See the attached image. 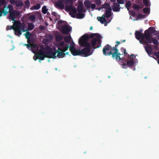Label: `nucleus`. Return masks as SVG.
Segmentation results:
<instances>
[{
  "mask_svg": "<svg viewBox=\"0 0 159 159\" xmlns=\"http://www.w3.org/2000/svg\"><path fill=\"white\" fill-rule=\"evenodd\" d=\"M118 46V45L116 44L114 47H112L108 44H106L103 48L102 52L103 54L107 56L111 55L113 58H115L116 60L117 61L122 60V59L120 57L121 54L119 52V50L117 48Z\"/></svg>",
  "mask_w": 159,
  "mask_h": 159,
  "instance_id": "nucleus-1",
  "label": "nucleus"
},
{
  "mask_svg": "<svg viewBox=\"0 0 159 159\" xmlns=\"http://www.w3.org/2000/svg\"><path fill=\"white\" fill-rule=\"evenodd\" d=\"M88 37L85 35H82L79 39V43L82 47L85 48L81 50V56L87 57L92 54L91 52V46L90 43L88 42Z\"/></svg>",
  "mask_w": 159,
  "mask_h": 159,
  "instance_id": "nucleus-2",
  "label": "nucleus"
},
{
  "mask_svg": "<svg viewBox=\"0 0 159 159\" xmlns=\"http://www.w3.org/2000/svg\"><path fill=\"white\" fill-rule=\"evenodd\" d=\"M83 35L88 36V40L90 38H93L94 37L96 38L92 39L91 41V45L93 47V49L99 48L101 47V36L100 34L98 33H92L89 35L87 34H85Z\"/></svg>",
  "mask_w": 159,
  "mask_h": 159,
  "instance_id": "nucleus-3",
  "label": "nucleus"
},
{
  "mask_svg": "<svg viewBox=\"0 0 159 159\" xmlns=\"http://www.w3.org/2000/svg\"><path fill=\"white\" fill-rule=\"evenodd\" d=\"M64 44V42L62 41L58 45V49H56V54L57 53L56 57H57L59 58H63L65 57L66 54H68V52L65 53L68 49V46L66 45V46L65 47L63 45Z\"/></svg>",
  "mask_w": 159,
  "mask_h": 159,
  "instance_id": "nucleus-4",
  "label": "nucleus"
},
{
  "mask_svg": "<svg viewBox=\"0 0 159 159\" xmlns=\"http://www.w3.org/2000/svg\"><path fill=\"white\" fill-rule=\"evenodd\" d=\"M14 25L15 26V29H14L15 34L16 35L20 36L22 33V31L20 29L21 22L19 21H16L14 22Z\"/></svg>",
  "mask_w": 159,
  "mask_h": 159,
  "instance_id": "nucleus-5",
  "label": "nucleus"
},
{
  "mask_svg": "<svg viewBox=\"0 0 159 159\" xmlns=\"http://www.w3.org/2000/svg\"><path fill=\"white\" fill-rule=\"evenodd\" d=\"M47 51H46V57L49 58L55 59L56 58V49H55L54 51H52L51 48L49 46L46 47Z\"/></svg>",
  "mask_w": 159,
  "mask_h": 159,
  "instance_id": "nucleus-6",
  "label": "nucleus"
},
{
  "mask_svg": "<svg viewBox=\"0 0 159 159\" xmlns=\"http://www.w3.org/2000/svg\"><path fill=\"white\" fill-rule=\"evenodd\" d=\"M144 35V39L146 40L145 43H151L150 39L152 38V37L151 36L152 35L148 30L145 31Z\"/></svg>",
  "mask_w": 159,
  "mask_h": 159,
  "instance_id": "nucleus-7",
  "label": "nucleus"
},
{
  "mask_svg": "<svg viewBox=\"0 0 159 159\" xmlns=\"http://www.w3.org/2000/svg\"><path fill=\"white\" fill-rule=\"evenodd\" d=\"M142 30H140L139 31L136 30L135 35L136 38L139 40L140 39L142 40H144V35L142 33Z\"/></svg>",
  "mask_w": 159,
  "mask_h": 159,
  "instance_id": "nucleus-8",
  "label": "nucleus"
},
{
  "mask_svg": "<svg viewBox=\"0 0 159 159\" xmlns=\"http://www.w3.org/2000/svg\"><path fill=\"white\" fill-rule=\"evenodd\" d=\"M39 59L40 60H43L46 57V52L44 51L42 49H40L36 53Z\"/></svg>",
  "mask_w": 159,
  "mask_h": 159,
  "instance_id": "nucleus-9",
  "label": "nucleus"
},
{
  "mask_svg": "<svg viewBox=\"0 0 159 159\" xmlns=\"http://www.w3.org/2000/svg\"><path fill=\"white\" fill-rule=\"evenodd\" d=\"M105 17H106V14H103L101 17H98L97 19L99 21H100L101 24H104L105 26H106L107 25V24L111 21V20H110L108 22H107L106 20L105 19Z\"/></svg>",
  "mask_w": 159,
  "mask_h": 159,
  "instance_id": "nucleus-10",
  "label": "nucleus"
},
{
  "mask_svg": "<svg viewBox=\"0 0 159 159\" xmlns=\"http://www.w3.org/2000/svg\"><path fill=\"white\" fill-rule=\"evenodd\" d=\"M70 28H71L70 25H65L61 27L60 30L62 34H67L70 31Z\"/></svg>",
  "mask_w": 159,
  "mask_h": 159,
  "instance_id": "nucleus-11",
  "label": "nucleus"
},
{
  "mask_svg": "<svg viewBox=\"0 0 159 159\" xmlns=\"http://www.w3.org/2000/svg\"><path fill=\"white\" fill-rule=\"evenodd\" d=\"M19 13L18 11H13L12 12H10L9 15V19L10 20L13 21V22H16V16H19Z\"/></svg>",
  "mask_w": 159,
  "mask_h": 159,
  "instance_id": "nucleus-12",
  "label": "nucleus"
},
{
  "mask_svg": "<svg viewBox=\"0 0 159 159\" xmlns=\"http://www.w3.org/2000/svg\"><path fill=\"white\" fill-rule=\"evenodd\" d=\"M120 5L117 3H114L113 5L112 10L114 11L117 12L120 11Z\"/></svg>",
  "mask_w": 159,
  "mask_h": 159,
  "instance_id": "nucleus-13",
  "label": "nucleus"
},
{
  "mask_svg": "<svg viewBox=\"0 0 159 159\" xmlns=\"http://www.w3.org/2000/svg\"><path fill=\"white\" fill-rule=\"evenodd\" d=\"M147 45L145 47V50L147 53L149 55H152V54L153 49L151 46L149 45Z\"/></svg>",
  "mask_w": 159,
  "mask_h": 159,
  "instance_id": "nucleus-14",
  "label": "nucleus"
},
{
  "mask_svg": "<svg viewBox=\"0 0 159 159\" xmlns=\"http://www.w3.org/2000/svg\"><path fill=\"white\" fill-rule=\"evenodd\" d=\"M70 52L71 54L74 56H81V50L80 49L77 50L75 48Z\"/></svg>",
  "mask_w": 159,
  "mask_h": 159,
  "instance_id": "nucleus-15",
  "label": "nucleus"
},
{
  "mask_svg": "<svg viewBox=\"0 0 159 159\" xmlns=\"http://www.w3.org/2000/svg\"><path fill=\"white\" fill-rule=\"evenodd\" d=\"M66 45L68 46V49L69 48L70 51L73 50L75 48V43L73 42H72L71 43L70 45H69V43L66 44L64 42L63 45L65 46H65H66L65 45Z\"/></svg>",
  "mask_w": 159,
  "mask_h": 159,
  "instance_id": "nucleus-16",
  "label": "nucleus"
},
{
  "mask_svg": "<svg viewBox=\"0 0 159 159\" xmlns=\"http://www.w3.org/2000/svg\"><path fill=\"white\" fill-rule=\"evenodd\" d=\"M55 7L61 9H63L64 7L63 3L61 1H59L58 2L56 3L55 4Z\"/></svg>",
  "mask_w": 159,
  "mask_h": 159,
  "instance_id": "nucleus-17",
  "label": "nucleus"
},
{
  "mask_svg": "<svg viewBox=\"0 0 159 159\" xmlns=\"http://www.w3.org/2000/svg\"><path fill=\"white\" fill-rule=\"evenodd\" d=\"M105 14L106 15V18H108L110 17L111 15V7H109L106 9L105 11Z\"/></svg>",
  "mask_w": 159,
  "mask_h": 159,
  "instance_id": "nucleus-18",
  "label": "nucleus"
},
{
  "mask_svg": "<svg viewBox=\"0 0 159 159\" xmlns=\"http://www.w3.org/2000/svg\"><path fill=\"white\" fill-rule=\"evenodd\" d=\"M77 13V10L75 8H74L72 11L69 12V14L71 17L73 18H75L76 16L75 14Z\"/></svg>",
  "mask_w": 159,
  "mask_h": 159,
  "instance_id": "nucleus-19",
  "label": "nucleus"
},
{
  "mask_svg": "<svg viewBox=\"0 0 159 159\" xmlns=\"http://www.w3.org/2000/svg\"><path fill=\"white\" fill-rule=\"evenodd\" d=\"M15 5L16 7H21L24 5V3L22 0H16L15 3Z\"/></svg>",
  "mask_w": 159,
  "mask_h": 159,
  "instance_id": "nucleus-20",
  "label": "nucleus"
},
{
  "mask_svg": "<svg viewBox=\"0 0 159 159\" xmlns=\"http://www.w3.org/2000/svg\"><path fill=\"white\" fill-rule=\"evenodd\" d=\"M76 10L78 12H83L84 9L83 4H79L77 7Z\"/></svg>",
  "mask_w": 159,
  "mask_h": 159,
  "instance_id": "nucleus-21",
  "label": "nucleus"
},
{
  "mask_svg": "<svg viewBox=\"0 0 159 159\" xmlns=\"http://www.w3.org/2000/svg\"><path fill=\"white\" fill-rule=\"evenodd\" d=\"M134 61L133 59H131L128 61L126 63V65L128 67H131L134 66Z\"/></svg>",
  "mask_w": 159,
  "mask_h": 159,
  "instance_id": "nucleus-22",
  "label": "nucleus"
},
{
  "mask_svg": "<svg viewBox=\"0 0 159 159\" xmlns=\"http://www.w3.org/2000/svg\"><path fill=\"white\" fill-rule=\"evenodd\" d=\"M85 16V14L82 12H78L76 13V17L79 19H82L84 18Z\"/></svg>",
  "mask_w": 159,
  "mask_h": 159,
  "instance_id": "nucleus-23",
  "label": "nucleus"
},
{
  "mask_svg": "<svg viewBox=\"0 0 159 159\" xmlns=\"http://www.w3.org/2000/svg\"><path fill=\"white\" fill-rule=\"evenodd\" d=\"M147 30L149 31V32L152 35L153 34H155V33L156 32V30L154 27H150Z\"/></svg>",
  "mask_w": 159,
  "mask_h": 159,
  "instance_id": "nucleus-24",
  "label": "nucleus"
},
{
  "mask_svg": "<svg viewBox=\"0 0 159 159\" xmlns=\"http://www.w3.org/2000/svg\"><path fill=\"white\" fill-rule=\"evenodd\" d=\"M21 26H20V29L23 32H25L27 30L26 29V26L25 24H22L21 23Z\"/></svg>",
  "mask_w": 159,
  "mask_h": 159,
  "instance_id": "nucleus-25",
  "label": "nucleus"
},
{
  "mask_svg": "<svg viewBox=\"0 0 159 159\" xmlns=\"http://www.w3.org/2000/svg\"><path fill=\"white\" fill-rule=\"evenodd\" d=\"M71 37L70 36H66L64 37V39L66 44L70 43V41Z\"/></svg>",
  "mask_w": 159,
  "mask_h": 159,
  "instance_id": "nucleus-26",
  "label": "nucleus"
},
{
  "mask_svg": "<svg viewBox=\"0 0 159 159\" xmlns=\"http://www.w3.org/2000/svg\"><path fill=\"white\" fill-rule=\"evenodd\" d=\"M85 6L87 8H90V7L91 2L89 1H85L84 2Z\"/></svg>",
  "mask_w": 159,
  "mask_h": 159,
  "instance_id": "nucleus-27",
  "label": "nucleus"
},
{
  "mask_svg": "<svg viewBox=\"0 0 159 159\" xmlns=\"http://www.w3.org/2000/svg\"><path fill=\"white\" fill-rule=\"evenodd\" d=\"M34 25L32 23H29L28 25V30H31L34 28Z\"/></svg>",
  "mask_w": 159,
  "mask_h": 159,
  "instance_id": "nucleus-28",
  "label": "nucleus"
},
{
  "mask_svg": "<svg viewBox=\"0 0 159 159\" xmlns=\"http://www.w3.org/2000/svg\"><path fill=\"white\" fill-rule=\"evenodd\" d=\"M150 40L151 42V43L152 42L154 45H157L158 43V40L152 37V38L150 39Z\"/></svg>",
  "mask_w": 159,
  "mask_h": 159,
  "instance_id": "nucleus-29",
  "label": "nucleus"
},
{
  "mask_svg": "<svg viewBox=\"0 0 159 159\" xmlns=\"http://www.w3.org/2000/svg\"><path fill=\"white\" fill-rule=\"evenodd\" d=\"M109 7H110L109 4L107 2H105L102 6V8H105L106 9Z\"/></svg>",
  "mask_w": 159,
  "mask_h": 159,
  "instance_id": "nucleus-30",
  "label": "nucleus"
},
{
  "mask_svg": "<svg viewBox=\"0 0 159 159\" xmlns=\"http://www.w3.org/2000/svg\"><path fill=\"white\" fill-rule=\"evenodd\" d=\"M74 8H73L72 6L66 5L65 6V9L66 11H71Z\"/></svg>",
  "mask_w": 159,
  "mask_h": 159,
  "instance_id": "nucleus-31",
  "label": "nucleus"
},
{
  "mask_svg": "<svg viewBox=\"0 0 159 159\" xmlns=\"http://www.w3.org/2000/svg\"><path fill=\"white\" fill-rule=\"evenodd\" d=\"M6 10L8 9V8L9 9V12H12L14 11L13 7V6L11 5H9L7 7H6Z\"/></svg>",
  "mask_w": 159,
  "mask_h": 159,
  "instance_id": "nucleus-32",
  "label": "nucleus"
},
{
  "mask_svg": "<svg viewBox=\"0 0 159 159\" xmlns=\"http://www.w3.org/2000/svg\"><path fill=\"white\" fill-rule=\"evenodd\" d=\"M41 7V5L40 3H38L36 5H34L33 6V8L34 9L38 10H39Z\"/></svg>",
  "mask_w": 159,
  "mask_h": 159,
  "instance_id": "nucleus-33",
  "label": "nucleus"
},
{
  "mask_svg": "<svg viewBox=\"0 0 159 159\" xmlns=\"http://www.w3.org/2000/svg\"><path fill=\"white\" fill-rule=\"evenodd\" d=\"M15 27V26H14V22H13V25L12 26H9L8 25L6 27V30H11V29H13L14 30V29H15L14 28Z\"/></svg>",
  "mask_w": 159,
  "mask_h": 159,
  "instance_id": "nucleus-34",
  "label": "nucleus"
},
{
  "mask_svg": "<svg viewBox=\"0 0 159 159\" xmlns=\"http://www.w3.org/2000/svg\"><path fill=\"white\" fill-rule=\"evenodd\" d=\"M48 11V9L47 8V7L46 6H44L43 7L42 11L43 13L44 14H46Z\"/></svg>",
  "mask_w": 159,
  "mask_h": 159,
  "instance_id": "nucleus-35",
  "label": "nucleus"
},
{
  "mask_svg": "<svg viewBox=\"0 0 159 159\" xmlns=\"http://www.w3.org/2000/svg\"><path fill=\"white\" fill-rule=\"evenodd\" d=\"M133 8L137 10V11L139 10L141 8V7L138 5L135 4L133 6Z\"/></svg>",
  "mask_w": 159,
  "mask_h": 159,
  "instance_id": "nucleus-36",
  "label": "nucleus"
},
{
  "mask_svg": "<svg viewBox=\"0 0 159 159\" xmlns=\"http://www.w3.org/2000/svg\"><path fill=\"white\" fill-rule=\"evenodd\" d=\"M63 36L61 35H57L56 37V39L57 41H60L63 39Z\"/></svg>",
  "mask_w": 159,
  "mask_h": 159,
  "instance_id": "nucleus-37",
  "label": "nucleus"
},
{
  "mask_svg": "<svg viewBox=\"0 0 159 159\" xmlns=\"http://www.w3.org/2000/svg\"><path fill=\"white\" fill-rule=\"evenodd\" d=\"M25 5L27 8H29L30 5V2L29 0H26L25 2Z\"/></svg>",
  "mask_w": 159,
  "mask_h": 159,
  "instance_id": "nucleus-38",
  "label": "nucleus"
},
{
  "mask_svg": "<svg viewBox=\"0 0 159 159\" xmlns=\"http://www.w3.org/2000/svg\"><path fill=\"white\" fill-rule=\"evenodd\" d=\"M36 17L34 15H31L29 17V19L31 21H34Z\"/></svg>",
  "mask_w": 159,
  "mask_h": 159,
  "instance_id": "nucleus-39",
  "label": "nucleus"
},
{
  "mask_svg": "<svg viewBox=\"0 0 159 159\" xmlns=\"http://www.w3.org/2000/svg\"><path fill=\"white\" fill-rule=\"evenodd\" d=\"M95 2L98 7L100 6L101 4V2L100 0H95Z\"/></svg>",
  "mask_w": 159,
  "mask_h": 159,
  "instance_id": "nucleus-40",
  "label": "nucleus"
},
{
  "mask_svg": "<svg viewBox=\"0 0 159 159\" xmlns=\"http://www.w3.org/2000/svg\"><path fill=\"white\" fill-rule=\"evenodd\" d=\"M131 5V2L130 1H128L125 4V7L127 8L129 7Z\"/></svg>",
  "mask_w": 159,
  "mask_h": 159,
  "instance_id": "nucleus-41",
  "label": "nucleus"
},
{
  "mask_svg": "<svg viewBox=\"0 0 159 159\" xmlns=\"http://www.w3.org/2000/svg\"><path fill=\"white\" fill-rule=\"evenodd\" d=\"M143 11L144 13H147L149 12V9L148 7H145L143 9Z\"/></svg>",
  "mask_w": 159,
  "mask_h": 159,
  "instance_id": "nucleus-42",
  "label": "nucleus"
},
{
  "mask_svg": "<svg viewBox=\"0 0 159 159\" xmlns=\"http://www.w3.org/2000/svg\"><path fill=\"white\" fill-rule=\"evenodd\" d=\"M24 35L25 36L26 38L27 39L29 38L30 36V34L28 31H27L26 33L24 34Z\"/></svg>",
  "mask_w": 159,
  "mask_h": 159,
  "instance_id": "nucleus-43",
  "label": "nucleus"
},
{
  "mask_svg": "<svg viewBox=\"0 0 159 159\" xmlns=\"http://www.w3.org/2000/svg\"><path fill=\"white\" fill-rule=\"evenodd\" d=\"M143 3L144 5L146 6H148L149 4L148 0H143Z\"/></svg>",
  "mask_w": 159,
  "mask_h": 159,
  "instance_id": "nucleus-44",
  "label": "nucleus"
},
{
  "mask_svg": "<svg viewBox=\"0 0 159 159\" xmlns=\"http://www.w3.org/2000/svg\"><path fill=\"white\" fill-rule=\"evenodd\" d=\"M73 3V0H66V3L68 4H71Z\"/></svg>",
  "mask_w": 159,
  "mask_h": 159,
  "instance_id": "nucleus-45",
  "label": "nucleus"
},
{
  "mask_svg": "<svg viewBox=\"0 0 159 159\" xmlns=\"http://www.w3.org/2000/svg\"><path fill=\"white\" fill-rule=\"evenodd\" d=\"M145 41H146V40L144 39V40H140L139 41V43L141 44H144V45H148V43H145Z\"/></svg>",
  "mask_w": 159,
  "mask_h": 159,
  "instance_id": "nucleus-46",
  "label": "nucleus"
},
{
  "mask_svg": "<svg viewBox=\"0 0 159 159\" xmlns=\"http://www.w3.org/2000/svg\"><path fill=\"white\" fill-rule=\"evenodd\" d=\"M121 50L123 52L124 55H125L127 53H126V50L125 49L123 48H121Z\"/></svg>",
  "mask_w": 159,
  "mask_h": 159,
  "instance_id": "nucleus-47",
  "label": "nucleus"
},
{
  "mask_svg": "<svg viewBox=\"0 0 159 159\" xmlns=\"http://www.w3.org/2000/svg\"><path fill=\"white\" fill-rule=\"evenodd\" d=\"M90 7L93 10V9L96 7V4L94 3H93L91 4Z\"/></svg>",
  "mask_w": 159,
  "mask_h": 159,
  "instance_id": "nucleus-48",
  "label": "nucleus"
},
{
  "mask_svg": "<svg viewBox=\"0 0 159 159\" xmlns=\"http://www.w3.org/2000/svg\"><path fill=\"white\" fill-rule=\"evenodd\" d=\"M117 2L119 4H123L124 3V0H117Z\"/></svg>",
  "mask_w": 159,
  "mask_h": 159,
  "instance_id": "nucleus-49",
  "label": "nucleus"
},
{
  "mask_svg": "<svg viewBox=\"0 0 159 159\" xmlns=\"http://www.w3.org/2000/svg\"><path fill=\"white\" fill-rule=\"evenodd\" d=\"M33 59L35 61H36L37 59H39L38 56L37 55L36 53L35 55L33 57Z\"/></svg>",
  "mask_w": 159,
  "mask_h": 159,
  "instance_id": "nucleus-50",
  "label": "nucleus"
},
{
  "mask_svg": "<svg viewBox=\"0 0 159 159\" xmlns=\"http://www.w3.org/2000/svg\"><path fill=\"white\" fill-rule=\"evenodd\" d=\"M2 11L4 16H5L6 15H7V14L9 12V11H5L4 10H3Z\"/></svg>",
  "mask_w": 159,
  "mask_h": 159,
  "instance_id": "nucleus-51",
  "label": "nucleus"
},
{
  "mask_svg": "<svg viewBox=\"0 0 159 159\" xmlns=\"http://www.w3.org/2000/svg\"><path fill=\"white\" fill-rule=\"evenodd\" d=\"M144 16V15H143L142 14H140L138 16V17L139 18H143Z\"/></svg>",
  "mask_w": 159,
  "mask_h": 159,
  "instance_id": "nucleus-52",
  "label": "nucleus"
},
{
  "mask_svg": "<svg viewBox=\"0 0 159 159\" xmlns=\"http://www.w3.org/2000/svg\"><path fill=\"white\" fill-rule=\"evenodd\" d=\"M25 45L26 46L27 48L29 49H30L31 46V44H25Z\"/></svg>",
  "mask_w": 159,
  "mask_h": 159,
  "instance_id": "nucleus-53",
  "label": "nucleus"
},
{
  "mask_svg": "<svg viewBox=\"0 0 159 159\" xmlns=\"http://www.w3.org/2000/svg\"><path fill=\"white\" fill-rule=\"evenodd\" d=\"M154 55L157 57L158 58H159V51L156 52L154 53Z\"/></svg>",
  "mask_w": 159,
  "mask_h": 159,
  "instance_id": "nucleus-54",
  "label": "nucleus"
},
{
  "mask_svg": "<svg viewBox=\"0 0 159 159\" xmlns=\"http://www.w3.org/2000/svg\"><path fill=\"white\" fill-rule=\"evenodd\" d=\"M5 2L4 0H0V6H1L3 5Z\"/></svg>",
  "mask_w": 159,
  "mask_h": 159,
  "instance_id": "nucleus-55",
  "label": "nucleus"
},
{
  "mask_svg": "<svg viewBox=\"0 0 159 159\" xmlns=\"http://www.w3.org/2000/svg\"><path fill=\"white\" fill-rule=\"evenodd\" d=\"M10 2L11 4H15L16 1L15 0H10Z\"/></svg>",
  "mask_w": 159,
  "mask_h": 159,
  "instance_id": "nucleus-56",
  "label": "nucleus"
},
{
  "mask_svg": "<svg viewBox=\"0 0 159 159\" xmlns=\"http://www.w3.org/2000/svg\"><path fill=\"white\" fill-rule=\"evenodd\" d=\"M155 35L157 36V39L159 40V32L156 33Z\"/></svg>",
  "mask_w": 159,
  "mask_h": 159,
  "instance_id": "nucleus-57",
  "label": "nucleus"
},
{
  "mask_svg": "<svg viewBox=\"0 0 159 159\" xmlns=\"http://www.w3.org/2000/svg\"><path fill=\"white\" fill-rule=\"evenodd\" d=\"M52 15L54 16H56L57 14V13L55 12H53L52 13Z\"/></svg>",
  "mask_w": 159,
  "mask_h": 159,
  "instance_id": "nucleus-58",
  "label": "nucleus"
},
{
  "mask_svg": "<svg viewBox=\"0 0 159 159\" xmlns=\"http://www.w3.org/2000/svg\"><path fill=\"white\" fill-rule=\"evenodd\" d=\"M153 46L155 49H157L158 48L157 45H155Z\"/></svg>",
  "mask_w": 159,
  "mask_h": 159,
  "instance_id": "nucleus-59",
  "label": "nucleus"
},
{
  "mask_svg": "<svg viewBox=\"0 0 159 159\" xmlns=\"http://www.w3.org/2000/svg\"><path fill=\"white\" fill-rule=\"evenodd\" d=\"M58 23L59 25H60L62 23V21H59L58 22Z\"/></svg>",
  "mask_w": 159,
  "mask_h": 159,
  "instance_id": "nucleus-60",
  "label": "nucleus"
},
{
  "mask_svg": "<svg viewBox=\"0 0 159 159\" xmlns=\"http://www.w3.org/2000/svg\"><path fill=\"white\" fill-rule=\"evenodd\" d=\"M116 44L119 45L121 43V42L120 41H117L116 42Z\"/></svg>",
  "mask_w": 159,
  "mask_h": 159,
  "instance_id": "nucleus-61",
  "label": "nucleus"
},
{
  "mask_svg": "<svg viewBox=\"0 0 159 159\" xmlns=\"http://www.w3.org/2000/svg\"><path fill=\"white\" fill-rule=\"evenodd\" d=\"M102 8L101 7L97 8H96V9L98 10V11H100L101 10Z\"/></svg>",
  "mask_w": 159,
  "mask_h": 159,
  "instance_id": "nucleus-62",
  "label": "nucleus"
},
{
  "mask_svg": "<svg viewBox=\"0 0 159 159\" xmlns=\"http://www.w3.org/2000/svg\"><path fill=\"white\" fill-rule=\"evenodd\" d=\"M59 1H61L63 3L65 2H66V0H59Z\"/></svg>",
  "mask_w": 159,
  "mask_h": 159,
  "instance_id": "nucleus-63",
  "label": "nucleus"
},
{
  "mask_svg": "<svg viewBox=\"0 0 159 159\" xmlns=\"http://www.w3.org/2000/svg\"><path fill=\"white\" fill-rule=\"evenodd\" d=\"M2 11H1L0 12V17H1L2 16Z\"/></svg>",
  "mask_w": 159,
  "mask_h": 159,
  "instance_id": "nucleus-64",
  "label": "nucleus"
}]
</instances>
